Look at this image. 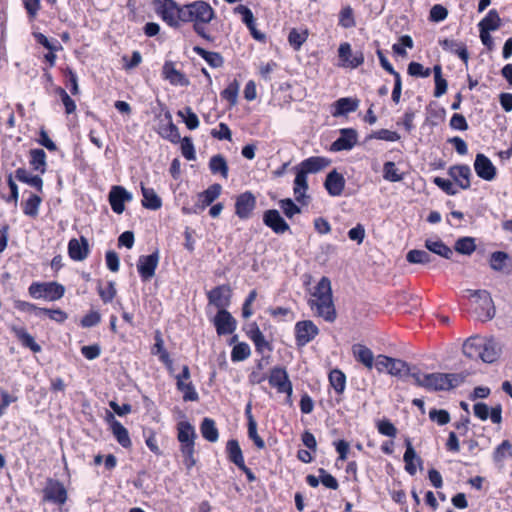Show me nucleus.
I'll return each instance as SVG.
<instances>
[{
  "mask_svg": "<svg viewBox=\"0 0 512 512\" xmlns=\"http://www.w3.org/2000/svg\"><path fill=\"white\" fill-rule=\"evenodd\" d=\"M209 168L212 174H220L223 178L228 177V165L226 159L218 154L210 158Z\"/></svg>",
  "mask_w": 512,
  "mask_h": 512,
  "instance_id": "obj_40",
  "label": "nucleus"
},
{
  "mask_svg": "<svg viewBox=\"0 0 512 512\" xmlns=\"http://www.w3.org/2000/svg\"><path fill=\"white\" fill-rule=\"evenodd\" d=\"M256 206V199L250 192H245L238 196L235 203V213L241 219L250 217Z\"/></svg>",
  "mask_w": 512,
  "mask_h": 512,
  "instance_id": "obj_22",
  "label": "nucleus"
},
{
  "mask_svg": "<svg viewBox=\"0 0 512 512\" xmlns=\"http://www.w3.org/2000/svg\"><path fill=\"white\" fill-rule=\"evenodd\" d=\"M107 420L110 422L112 434L114 435L118 443L124 448L130 447L132 443L129 437L128 430L119 421L115 419L112 413H108Z\"/></svg>",
  "mask_w": 512,
  "mask_h": 512,
  "instance_id": "obj_28",
  "label": "nucleus"
},
{
  "mask_svg": "<svg viewBox=\"0 0 512 512\" xmlns=\"http://www.w3.org/2000/svg\"><path fill=\"white\" fill-rule=\"evenodd\" d=\"M509 256L506 252L496 251L490 256L489 264L494 271H502Z\"/></svg>",
  "mask_w": 512,
  "mask_h": 512,
  "instance_id": "obj_55",
  "label": "nucleus"
},
{
  "mask_svg": "<svg viewBox=\"0 0 512 512\" xmlns=\"http://www.w3.org/2000/svg\"><path fill=\"white\" fill-rule=\"evenodd\" d=\"M200 431L203 438L209 442H216L219 438V432L216 427L215 421L211 418L203 419L200 426Z\"/></svg>",
  "mask_w": 512,
  "mask_h": 512,
  "instance_id": "obj_38",
  "label": "nucleus"
},
{
  "mask_svg": "<svg viewBox=\"0 0 512 512\" xmlns=\"http://www.w3.org/2000/svg\"><path fill=\"white\" fill-rule=\"evenodd\" d=\"M405 446H406V451L403 455V460L405 463V470L410 475H415L416 471H417L415 462H417L419 465H422V460L417 455L416 451L414 450L410 438L405 439Z\"/></svg>",
  "mask_w": 512,
  "mask_h": 512,
  "instance_id": "obj_30",
  "label": "nucleus"
},
{
  "mask_svg": "<svg viewBox=\"0 0 512 512\" xmlns=\"http://www.w3.org/2000/svg\"><path fill=\"white\" fill-rule=\"evenodd\" d=\"M345 183L344 176L334 169L327 174L324 187L330 196L337 197L342 194Z\"/></svg>",
  "mask_w": 512,
  "mask_h": 512,
  "instance_id": "obj_24",
  "label": "nucleus"
},
{
  "mask_svg": "<svg viewBox=\"0 0 512 512\" xmlns=\"http://www.w3.org/2000/svg\"><path fill=\"white\" fill-rule=\"evenodd\" d=\"M377 429H378V432L384 436L394 438L397 435V428L394 426L393 423H391L387 419L379 421L377 423Z\"/></svg>",
  "mask_w": 512,
  "mask_h": 512,
  "instance_id": "obj_64",
  "label": "nucleus"
},
{
  "mask_svg": "<svg viewBox=\"0 0 512 512\" xmlns=\"http://www.w3.org/2000/svg\"><path fill=\"white\" fill-rule=\"evenodd\" d=\"M226 451L228 454V458L232 463H234L236 466L243 465L244 457L237 440H229L226 444Z\"/></svg>",
  "mask_w": 512,
  "mask_h": 512,
  "instance_id": "obj_39",
  "label": "nucleus"
},
{
  "mask_svg": "<svg viewBox=\"0 0 512 512\" xmlns=\"http://www.w3.org/2000/svg\"><path fill=\"white\" fill-rule=\"evenodd\" d=\"M40 203L41 198L35 194H31L30 197L23 203L24 214L31 217L37 216Z\"/></svg>",
  "mask_w": 512,
  "mask_h": 512,
  "instance_id": "obj_53",
  "label": "nucleus"
},
{
  "mask_svg": "<svg viewBox=\"0 0 512 512\" xmlns=\"http://www.w3.org/2000/svg\"><path fill=\"white\" fill-rule=\"evenodd\" d=\"M474 169L478 177L486 181H492L496 177V167L491 160L482 153L476 155Z\"/></svg>",
  "mask_w": 512,
  "mask_h": 512,
  "instance_id": "obj_18",
  "label": "nucleus"
},
{
  "mask_svg": "<svg viewBox=\"0 0 512 512\" xmlns=\"http://www.w3.org/2000/svg\"><path fill=\"white\" fill-rule=\"evenodd\" d=\"M329 382L336 393L342 394L344 392L346 387V376L342 371L338 369L332 370L329 374Z\"/></svg>",
  "mask_w": 512,
  "mask_h": 512,
  "instance_id": "obj_45",
  "label": "nucleus"
},
{
  "mask_svg": "<svg viewBox=\"0 0 512 512\" xmlns=\"http://www.w3.org/2000/svg\"><path fill=\"white\" fill-rule=\"evenodd\" d=\"M193 51L201 56L212 68H220L224 64V58L218 52L207 51L200 46H194Z\"/></svg>",
  "mask_w": 512,
  "mask_h": 512,
  "instance_id": "obj_34",
  "label": "nucleus"
},
{
  "mask_svg": "<svg viewBox=\"0 0 512 512\" xmlns=\"http://www.w3.org/2000/svg\"><path fill=\"white\" fill-rule=\"evenodd\" d=\"M178 115L183 118L186 126L190 130H194L199 126L198 116L190 107H186L183 111H178Z\"/></svg>",
  "mask_w": 512,
  "mask_h": 512,
  "instance_id": "obj_56",
  "label": "nucleus"
},
{
  "mask_svg": "<svg viewBox=\"0 0 512 512\" xmlns=\"http://www.w3.org/2000/svg\"><path fill=\"white\" fill-rule=\"evenodd\" d=\"M425 247L432 253L437 254L445 259H451L453 251L440 239H427Z\"/></svg>",
  "mask_w": 512,
  "mask_h": 512,
  "instance_id": "obj_33",
  "label": "nucleus"
},
{
  "mask_svg": "<svg viewBox=\"0 0 512 512\" xmlns=\"http://www.w3.org/2000/svg\"><path fill=\"white\" fill-rule=\"evenodd\" d=\"M222 187L220 184H213L205 191L197 195V200L190 208L183 207L182 211L186 214H199L211 205L221 194Z\"/></svg>",
  "mask_w": 512,
  "mask_h": 512,
  "instance_id": "obj_8",
  "label": "nucleus"
},
{
  "mask_svg": "<svg viewBox=\"0 0 512 512\" xmlns=\"http://www.w3.org/2000/svg\"><path fill=\"white\" fill-rule=\"evenodd\" d=\"M448 175L463 190L470 187L471 169L468 165H454L448 169Z\"/></svg>",
  "mask_w": 512,
  "mask_h": 512,
  "instance_id": "obj_23",
  "label": "nucleus"
},
{
  "mask_svg": "<svg viewBox=\"0 0 512 512\" xmlns=\"http://www.w3.org/2000/svg\"><path fill=\"white\" fill-rule=\"evenodd\" d=\"M357 131L352 128H344L340 130V136L332 145V151L351 150L357 143Z\"/></svg>",
  "mask_w": 512,
  "mask_h": 512,
  "instance_id": "obj_19",
  "label": "nucleus"
},
{
  "mask_svg": "<svg viewBox=\"0 0 512 512\" xmlns=\"http://www.w3.org/2000/svg\"><path fill=\"white\" fill-rule=\"evenodd\" d=\"M383 178L389 182H400L403 180V175L394 162L387 161L383 165Z\"/></svg>",
  "mask_w": 512,
  "mask_h": 512,
  "instance_id": "obj_48",
  "label": "nucleus"
},
{
  "mask_svg": "<svg viewBox=\"0 0 512 512\" xmlns=\"http://www.w3.org/2000/svg\"><path fill=\"white\" fill-rule=\"evenodd\" d=\"M263 222L276 234H283L290 229L289 225L280 215L279 211L275 209H270L264 212Z\"/></svg>",
  "mask_w": 512,
  "mask_h": 512,
  "instance_id": "obj_21",
  "label": "nucleus"
},
{
  "mask_svg": "<svg viewBox=\"0 0 512 512\" xmlns=\"http://www.w3.org/2000/svg\"><path fill=\"white\" fill-rule=\"evenodd\" d=\"M409 372L408 364L400 359L392 358L388 373L392 376H403Z\"/></svg>",
  "mask_w": 512,
  "mask_h": 512,
  "instance_id": "obj_59",
  "label": "nucleus"
},
{
  "mask_svg": "<svg viewBox=\"0 0 512 512\" xmlns=\"http://www.w3.org/2000/svg\"><path fill=\"white\" fill-rule=\"evenodd\" d=\"M183 22H192L194 32L201 38L212 42L214 38L206 32L205 24L210 23L215 17V11L205 1L197 0L184 5L182 11Z\"/></svg>",
  "mask_w": 512,
  "mask_h": 512,
  "instance_id": "obj_1",
  "label": "nucleus"
},
{
  "mask_svg": "<svg viewBox=\"0 0 512 512\" xmlns=\"http://www.w3.org/2000/svg\"><path fill=\"white\" fill-rule=\"evenodd\" d=\"M406 259L413 264H428L432 260L431 255L427 251L417 249L410 250L406 255Z\"/></svg>",
  "mask_w": 512,
  "mask_h": 512,
  "instance_id": "obj_51",
  "label": "nucleus"
},
{
  "mask_svg": "<svg viewBox=\"0 0 512 512\" xmlns=\"http://www.w3.org/2000/svg\"><path fill=\"white\" fill-rule=\"evenodd\" d=\"M29 295L34 299L56 301L64 296L65 288L57 282H33L28 288Z\"/></svg>",
  "mask_w": 512,
  "mask_h": 512,
  "instance_id": "obj_7",
  "label": "nucleus"
},
{
  "mask_svg": "<svg viewBox=\"0 0 512 512\" xmlns=\"http://www.w3.org/2000/svg\"><path fill=\"white\" fill-rule=\"evenodd\" d=\"M358 105L359 101L357 99H352L349 97L340 98L334 104L335 112L333 113V115L339 116L345 115L349 112H354L357 110Z\"/></svg>",
  "mask_w": 512,
  "mask_h": 512,
  "instance_id": "obj_36",
  "label": "nucleus"
},
{
  "mask_svg": "<svg viewBox=\"0 0 512 512\" xmlns=\"http://www.w3.org/2000/svg\"><path fill=\"white\" fill-rule=\"evenodd\" d=\"M468 297L475 299V313L479 320L485 322L491 320L495 316V306L490 293L487 290H471L466 291Z\"/></svg>",
  "mask_w": 512,
  "mask_h": 512,
  "instance_id": "obj_5",
  "label": "nucleus"
},
{
  "mask_svg": "<svg viewBox=\"0 0 512 512\" xmlns=\"http://www.w3.org/2000/svg\"><path fill=\"white\" fill-rule=\"evenodd\" d=\"M339 25L346 29L355 27L354 12L350 6L341 9L339 13Z\"/></svg>",
  "mask_w": 512,
  "mask_h": 512,
  "instance_id": "obj_54",
  "label": "nucleus"
},
{
  "mask_svg": "<svg viewBox=\"0 0 512 512\" xmlns=\"http://www.w3.org/2000/svg\"><path fill=\"white\" fill-rule=\"evenodd\" d=\"M454 249L463 255H471L476 250V243L473 237H461L456 240Z\"/></svg>",
  "mask_w": 512,
  "mask_h": 512,
  "instance_id": "obj_43",
  "label": "nucleus"
},
{
  "mask_svg": "<svg viewBox=\"0 0 512 512\" xmlns=\"http://www.w3.org/2000/svg\"><path fill=\"white\" fill-rule=\"evenodd\" d=\"M247 335L250 340L253 341L256 350L259 353H263L264 350H271L269 343L266 341L263 333L259 329L256 323H252L247 330Z\"/></svg>",
  "mask_w": 512,
  "mask_h": 512,
  "instance_id": "obj_32",
  "label": "nucleus"
},
{
  "mask_svg": "<svg viewBox=\"0 0 512 512\" xmlns=\"http://www.w3.org/2000/svg\"><path fill=\"white\" fill-rule=\"evenodd\" d=\"M318 334L319 329L311 320L299 321L295 325V337L298 346H305Z\"/></svg>",
  "mask_w": 512,
  "mask_h": 512,
  "instance_id": "obj_14",
  "label": "nucleus"
},
{
  "mask_svg": "<svg viewBox=\"0 0 512 512\" xmlns=\"http://www.w3.org/2000/svg\"><path fill=\"white\" fill-rule=\"evenodd\" d=\"M507 456H512V444L508 440H504L498 445L493 453L495 462H502Z\"/></svg>",
  "mask_w": 512,
  "mask_h": 512,
  "instance_id": "obj_57",
  "label": "nucleus"
},
{
  "mask_svg": "<svg viewBox=\"0 0 512 512\" xmlns=\"http://www.w3.org/2000/svg\"><path fill=\"white\" fill-rule=\"evenodd\" d=\"M163 73L165 78L168 79L171 84H186L187 80L184 75L174 68L171 63H166L163 67Z\"/></svg>",
  "mask_w": 512,
  "mask_h": 512,
  "instance_id": "obj_46",
  "label": "nucleus"
},
{
  "mask_svg": "<svg viewBox=\"0 0 512 512\" xmlns=\"http://www.w3.org/2000/svg\"><path fill=\"white\" fill-rule=\"evenodd\" d=\"M143 200L142 205L151 210H158L162 206L161 198L156 194L154 189L146 188L143 185L141 186Z\"/></svg>",
  "mask_w": 512,
  "mask_h": 512,
  "instance_id": "obj_35",
  "label": "nucleus"
},
{
  "mask_svg": "<svg viewBox=\"0 0 512 512\" xmlns=\"http://www.w3.org/2000/svg\"><path fill=\"white\" fill-rule=\"evenodd\" d=\"M12 331L19 341H21L22 345L31 349L33 352H39L41 350L40 345H38L34 338L26 331L23 327H13Z\"/></svg>",
  "mask_w": 512,
  "mask_h": 512,
  "instance_id": "obj_37",
  "label": "nucleus"
},
{
  "mask_svg": "<svg viewBox=\"0 0 512 512\" xmlns=\"http://www.w3.org/2000/svg\"><path fill=\"white\" fill-rule=\"evenodd\" d=\"M332 288L331 281L328 277H322L320 281L315 286L314 292L312 293V297H320V296H331Z\"/></svg>",
  "mask_w": 512,
  "mask_h": 512,
  "instance_id": "obj_58",
  "label": "nucleus"
},
{
  "mask_svg": "<svg viewBox=\"0 0 512 512\" xmlns=\"http://www.w3.org/2000/svg\"><path fill=\"white\" fill-rule=\"evenodd\" d=\"M30 165L35 171L44 173L46 171V153L42 149H32L30 151Z\"/></svg>",
  "mask_w": 512,
  "mask_h": 512,
  "instance_id": "obj_42",
  "label": "nucleus"
},
{
  "mask_svg": "<svg viewBox=\"0 0 512 512\" xmlns=\"http://www.w3.org/2000/svg\"><path fill=\"white\" fill-rule=\"evenodd\" d=\"M465 378L466 375L463 373H430L426 378L425 389L432 391L450 390L461 385Z\"/></svg>",
  "mask_w": 512,
  "mask_h": 512,
  "instance_id": "obj_4",
  "label": "nucleus"
},
{
  "mask_svg": "<svg viewBox=\"0 0 512 512\" xmlns=\"http://www.w3.org/2000/svg\"><path fill=\"white\" fill-rule=\"evenodd\" d=\"M15 177L23 183H27L28 185L37 188L38 190L42 189L43 181L37 175H31L26 169L18 168L15 171Z\"/></svg>",
  "mask_w": 512,
  "mask_h": 512,
  "instance_id": "obj_41",
  "label": "nucleus"
},
{
  "mask_svg": "<svg viewBox=\"0 0 512 512\" xmlns=\"http://www.w3.org/2000/svg\"><path fill=\"white\" fill-rule=\"evenodd\" d=\"M251 354L250 347L247 343L241 342L236 344L231 352V360L239 362L247 359Z\"/></svg>",
  "mask_w": 512,
  "mask_h": 512,
  "instance_id": "obj_52",
  "label": "nucleus"
},
{
  "mask_svg": "<svg viewBox=\"0 0 512 512\" xmlns=\"http://www.w3.org/2000/svg\"><path fill=\"white\" fill-rule=\"evenodd\" d=\"M43 500L63 505L67 501V490L58 480L48 479L43 489Z\"/></svg>",
  "mask_w": 512,
  "mask_h": 512,
  "instance_id": "obj_12",
  "label": "nucleus"
},
{
  "mask_svg": "<svg viewBox=\"0 0 512 512\" xmlns=\"http://www.w3.org/2000/svg\"><path fill=\"white\" fill-rule=\"evenodd\" d=\"M307 37V31L300 32L296 29H292L289 33L288 41L295 50H299L302 44L306 41Z\"/></svg>",
  "mask_w": 512,
  "mask_h": 512,
  "instance_id": "obj_60",
  "label": "nucleus"
},
{
  "mask_svg": "<svg viewBox=\"0 0 512 512\" xmlns=\"http://www.w3.org/2000/svg\"><path fill=\"white\" fill-rule=\"evenodd\" d=\"M239 88V82L234 80L221 92V97L227 100L230 106H234L237 103Z\"/></svg>",
  "mask_w": 512,
  "mask_h": 512,
  "instance_id": "obj_50",
  "label": "nucleus"
},
{
  "mask_svg": "<svg viewBox=\"0 0 512 512\" xmlns=\"http://www.w3.org/2000/svg\"><path fill=\"white\" fill-rule=\"evenodd\" d=\"M463 353L471 359L480 358L483 362L490 364L501 356L502 345L493 337H470L463 344Z\"/></svg>",
  "mask_w": 512,
  "mask_h": 512,
  "instance_id": "obj_2",
  "label": "nucleus"
},
{
  "mask_svg": "<svg viewBox=\"0 0 512 512\" xmlns=\"http://www.w3.org/2000/svg\"><path fill=\"white\" fill-rule=\"evenodd\" d=\"M379 139V140H385L389 142H395L400 139V135L395 132L388 129H380L378 131L373 132L371 135L368 136V139Z\"/></svg>",
  "mask_w": 512,
  "mask_h": 512,
  "instance_id": "obj_62",
  "label": "nucleus"
},
{
  "mask_svg": "<svg viewBox=\"0 0 512 512\" xmlns=\"http://www.w3.org/2000/svg\"><path fill=\"white\" fill-rule=\"evenodd\" d=\"M159 263V252L150 255H142L138 259L137 269L143 281L151 279Z\"/></svg>",
  "mask_w": 512,
  "mask_h": 512,
  "instance_id": "obj_15",
  "label": "nucleus"
},
{
  "mask_svg": "<svg viewBox=\"0 0 512 512\" xmlns=\"http://www.w3.org/2000/svg\"><path fill=\"white\" fill-rule=\"evenodd\" d=\"M268 381L271 387L278 393H284L291 396L293 393L292 383L285 368L276 366L270 370Z\"/></svg>",
  "mask_w": 512,
  "mask_h": 512,
  "instance_id": "obj_10",
  "label": "nucleus"
},
{
  "mask_svg": "<svg viewBox=\"0 0 512 512\" xmlns=\"http://www.w3.org/2000/svg\"><path fill=\"white\" fill-rule=\"evenodd\" d=\"M440 46L450 53H454L458 55V57L465 63H468L469 53L466 49V46L452 39H444L439 42Z\"/></svg>",
  "mask_w": 512,
  "mask_h": 512,
  "instance_id": "obj_31",
  "label": "nucleus"
},
{
  "mask_svg": "<svg viewBox=\"0 0 512 512\" xmlns=\"http://www.w3.org/2000/svg\"><path fill=\"white\" fill-rule=\"evenodd\" d=\"M352 355L355 360L363 364L367 369H372L374 365V354L367 346L363 344H354L352 346Z\"/></svg>",
  "mask_w": 512,
  "mask_h": 512,
  "instance_id": "obj_29",
  "label": "nucleus"
},
{
  "mask_svg": "<svg viewBox=\"0 0 512 512\" xmlns=\"http://www.w3.org/2000/svg\"><path fill=\"white\" fill-rule=\"evenodd\" d=\"M279 206L286 217L292 218L296 214L301 213V209L290 198L282 199L279 201Z\"/></svg>",
  "mask_w": 512,
  "mask_h": 512,
  "instance_id": "obj_61",
  "label": "nucleus"
},
{
  "mask_svg": "<svg viewBox=\"0 0 512 512\" xmlns=\"http://www.w3.org/2000/svg\"><path fill=\"white\" fill-rule=\"evenodd\" d=\"M164 118L161 120L158 133L165 139H168L172 143L180 141V133L178 127L172 121V115L167 109H163Z\"/></svg>",
  "mask_w": 512,
  "mask_h": 512,
  "instance_id": "obj_17",
  "label": "nucleus"
},
{
  "mask_svg": "<svg viewBox=\"0 0 512 512\" xmlns=\"http://www.w3.org/2000/svg\"><path fill=\"white\" fill-rule=\"evenodd\" d=\"M308 188L307 177L303 173H296L293 193L295 200L301 205H308L310 201V196L307 194Z\"/></svg>",
  "mask_w": 512,
  "mask_h": 512,
  "instance_id": "obj_26",
  "label": "nucleus"
},
{
  "mask_svg": "<svg viewBox=\"0 0 512 512\" xmlns=\"http://www.w3.org/2000/svg\"><path fill=\"white\" fill-rule=\"evenodd\" d=\"M154 5L156 13L170 27L177 28L183 22L184 5L179 6L174 0H155Z\"/></svg>",
  "mask_w": 512,
  "mask_h": 512,
  "instance_id": "obj_6",
  "label": "nucleus"
},
{
  "mask_svg": "<svg viewBox=\"0 0 512 512\" xmlns=\"http://www.w3.org/2000/svg\"><path fill=\"white\" fill-rule=\"evenodd\" d=\"M68 254L75 261H83L89 254V243L85 237L73 238L68 243Z\"/></svg>",
  "mask_w": 512,
  "mask_h": 512,
  "instance_id": "obj_25",
  "label": "nucleus"
},
{
  "mask_svg": "<svg viewBox=\"0 0 512 512\" xmlns=\"http://www.w3.org/2000/svg\"><path fill=\"white\" fill-rule=\"evenodd\" d=\"M116 288L114 282H108L105 287L98 286V293L104 303L111 302L116 296Z\"/></svg>",
  "mask_w": 512,
  "mask_h": 512,
  "instance_id": "obj_63",
  "label": "nucleus"
},
{
  "mask_svg": "<svg viewBox=\"0 0 512 512\" xmlns=\"http://www.w3.org/2000/svg\"><path fill=\"white\" fill-rule=\"evenodd\" d=\"M500 25V17L495 10H490L479 23V28L487 31L496 30Z\"/></svg>",
  "mask_w": 512,
  "mask_h": 512,
  "instance_id": "obj_49",
  "label": "nucleus"
},
{
  "mask_svg": "<svg viewBox=\"0 0 512 512\" xmlns=\"http://www.w3.org/2000/svg\"><path fill=\"white\" fill-rule=\"evenodd\" d=\"M132 195L122 186H113L109 192V203L112 210L117 213H123L124 203L130 201Z\"/></svg>",
  "mask_w": 512,
  "mask_h": 512,
  "instance_id": "obj_20",
  "label": "nucleus"
},
{
  "mask_svg": "<svg viewBox=\"0 0 512 512\" xmlns=\"http://www.w3.org/2000/svg\"><path fill=\"white\" fill-rule=\"evenodd\" d=\"M177 438L181 444L183 463L187 469H191L196 464L194 457L196 432L194 427L189 422H180L178 424Z\"/></svg>",
  "mask_w": 512,
  "mask_h": 512,
  "instance_id": "obj_3",
  "label": "nucleus"
},
{
  "mask_svg": "<svg viewBox=\"0 0 512 512\" xmlns=\"http://www.w3.org/2000/svg\"><path fill=\"white\" fill-rule=\"evenodd\" d=\"M218 335L232 334L236 330L237 322L227 310L218 311L213 319Z\"/></svg>",
  "mask_w": 512,
  "mask_h": 512,
  "instance_id": "obj_16",
  "label": "nucleus"
},
{
  "mask_svg": "<svg viewBox=\"0 0 512 512\" xmlns=\"http://www.w3.org/2000/svg\"><path fill=\"white\" fill-rule=\"evenodd\" d=\"M330 164V160L324 157L313 156L301 162L300 168L296 173H303L307 177L308 173H317Z\"/></svg>",
  "mask_w": 512,
  "mask_h": 512,
  "instance_id": "obj_27",
  "label": "nucleus"
},
{
  "mask_svg": "<svg viewBox=\"0 0 512 512\" xmlns=\"http://www.w3.org/2000/svg\"><path fill=\"white\" fill-rule=\"evenodd\" d=\"M231 297L232 291L229 285H219L207 293L209 304L218 308L219 311L227 310Z\"/></svg>",
  "mask_w": 512,
  "mask_h": 512,
  "instance_id": "obj_13",
  "label": "nucleus"
},
{
  "mask_svg": "<svg viewBox=\"0 0 512 512\" xmlns=\"http://www.w3.org/2000/svg\"><path fill=\"white\" fill-rule=\"evenodd\" d=\"M433 73H434V81H435V90H434V96L439 98L442 95H444L447 91L448 83L447 81L442 77V67L441 65H435L433 67Z\"/></svg>",
  "mask_w": 512,
  "mask_h": 512,
  "instance_id": "obj_44",
  "label": "nucleus"
},
{
  "mask_svg": "<svg viewBox=\"0 0 512 512\" xmlns=\"http://www.w3.org/2000/svg\"><path fill=\"white\" fill-rule=\"evenodd\" d=\"M312 310L316 311V315L322 317L327 322H334L336 319V310L331 296L314 297L309 300Z\"/></svg>",
  "mask_w": 512,
  "mask_h": 512,
  "instance_id": "obj_9",
  "label": "nucleus"
},
{
  "mask_svg": "<svg viewBox=\"0 0 512 512\" xmlns=\"http://www.w3.org/2000/svg\"><path fill=\"white\" fill-rule=\"evenodd\" d=\"M340 66L344 68L355 69L364 63V54L361 51L352 52L351 45L348 42L341 43L338 48Z\"/></svg>",
  "mask_w": 512,
  "mask_h": 512,
  "instance_id": "obj_11",
  "label": "nucleus"
},
{
  "mask_svg": "<svg viewBox=\"0 0 512 512\" xmlns=\"http://www.w3.org/2000/svg\"><path fill=\"white\" fill-rule=\"evenodd\" d=\"M177 389L183 393V399L184 401H197L199 396L196 392L192 382L190 381H180L178 379L177 383Z\"/></svg>",
  "mask_w": 512,
  "mask_h": 512,
  "instance_id": "obj_47",
  "label": "nucleus"
}]
</instances>
